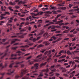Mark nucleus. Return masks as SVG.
I'll return each mask as SVG.
<instances>
[{"mask_svg":"<svg viewBox=\"0 0 79 79\" xmlns=\"http://www.w3.org/2000/svg\"><path fill=\"white\" fill-rule=\"evenodd\" d=\"M75 40H76V38H73L72 41H74Z\"/></svg>","mask_w":79,"mask_h":79,"instance_id":"obj_61","label":"nucleus"},{"mask_svg":"<svg viewBox=\"0 0 79 79\" xmlns=\"http://www.w3.org/2000/svg\"><path fill=\"white\" fill-rule=\"evenodd\" d=\"M7 25L8 26V27H11L12 26V24H9L8 25V24H7Z\"/></svg>","mask_w":79,"mask_h":79,"instance_id":"obj_20","label":"nucleus"},{"mask_svg":"<svg viewBox=\"0 0 79 79\" xmlns=\"http://www.w3.org/2000/svg\"><path fill=\"white\" fill-rule=\"evenodd\" d=\"M39 60H34V61L30 62V60L28 61V64H34V62H38Z\"/></svg>","mask_w":79,"mask_h":79,"instance_id":"obj_2","label":"nucleus"},{"mask_svg":"<svg viewBox=\"0 0 79 79\" xmlns=\"http://www.w3.org/2000/svg\"><path fill=\"white\" fill-rule=\"evenodd\" d=\"M21 75V77H22V76H24V73H22Z\"/></svg>","mask_w":79,"mask_h":79,"instance_id":"obj_60","label":"nucleus"},{"mask_svg":"<svg viewBox=\"0 0 79 79\" xmlns=\"http://www.w3.org/2000/svg\"><path fill=\"white\" fill-rule=\"evenodd\" d=\"M56 8L55 7H52L50 8V10H56Z\"/></svg>","mask_w":79,"mask_h":79,"instance_id":"obj_8","label":"nucleus"},{"mask_svg":"<svg viewBox=\"0 0 79 79\" xmlns=\"http://www.w3.org/2000/svg\"><path fill=\"white\" fill-rule=\"evenodd\" d=\"M66 55L63 56H62V58H65V57H66Z\"/></svg>","mask_w":79,"mask_h":79,"instance_id":"obj_63","label":"nucleus"},{"mask_svg":"<svg viewBox=\"0 0 79 79\" xmlns=\"http://www.w3.org/2000/svg\"><path fill=\"white\" fill-rule=\"evenodd\" d=\"M1 20H2V19H6V18H7V17H5L3 16H1Z\"/></svg>","mask_w":79,"mask_h":79,"instance_id":"obj_11","label":"nucleus"},{"mask_svg":"<svg viewBox=\"0 0 79 79\" xmlns=\"http://www.w3.org/2000/svg\"><path fill=\"white\" fill-rule=\"evenodd\" d=\"M5 13H6V15H9L10 14V13H9L8 12H6Z\"/></svg>","mask_w":79,"mask_h":79,"instance_id":"obj_30","label":"nucleus"},{"mask_svg":"<svg viewBox=\"0 0 79 79\" xmlns=\"http://www.w3.org/2000/svg\"><path fill=\"white\" fill-rule=\"evenodd\" d=\"M60 66H61V65L58 64L56 66V68H58V67H60Z\"/></svg>","mask_w":79,"mask_h":79,"instance_id":"obj_35","label":"nucleus"},{"mask_svg":"<svg viewBox=\"0 0 79 79\" xmlns=\"http://www.w3.org/2000/svg\"><path fill=\"white\" fill-rule=\"evenodd\" d=\"M39 13V15L40 14V15H42V14H44V13L42 11V12H40Z\"/></svg>","mask_w":79,"mask_h":79,"instance_id":"obj_33","label":"nucleus"},{"mask_svg":"<svg viewBox=\"0 0 79 79\" xmlns=\"http://www.w3.org/2000/svg\"><path fill=\"white\" fill-rule=\"evenodd\" d=\"M14 18V17H12L11 18H10V20H12V21H13V20Z\"/></svg>","mask_w":79,"mask_h":79,"instance_id":"obj_59","label":"nucleus"},{"mask_svg":"<svg viewBox=\"0 0 79 79\" xmlns=\"http://www.w3.org/2000/svg\"><path fill=\"white\" fill-rule=\"evenodd\" d=\"M5 23V22L2 21L0 22V25H3V23Z\"/></svg>","mask_w":79,"mask_h":79,"instance_id":"obj_22","label":"nucleus"},{"mask_svg":"<svg viewBox=\"0 0 79 79\" xmlns=\"http://www.w3.org/2000/svg\"><path fill=\"white\" fill-rule=\"evenodd\" d=\"M57 6H62V5L61 4H57Z\"/></svg>","mask_w":79,"mask_h":79,"instance_id":"obj_58","label":"nucleus"},{"mask_svg":"<svg viewBox=\"0 0 79 79\" xmlns=\"http://www.w3.org/2000/svg\"><path fill=\"white\" fill-rule=\"evenodd\" d=\"M64 50H62L61 51H60L59 53V54H61L62 53H64Z\"/></svg>","mask_w":79,"mask_h":79,"instance_id":"obj_15","label":"nucleus"},{"mask_svg":"<svg viewBox=\"0 0 79 79\" xmlns=\"http://www.w3.org/2000/svg\"><path fill=\"white\" fill-rule=\"evenodd\" d=\"M51 71H53V72H56V69L52 70H51Z\"/></svg>","mask_w":79,"mask_h":79,"instance_id":"obj_51","label":"nucleus"},{"mask_svg":"<svg viewBox=\"0 0 79 79\" xmlns=\"http://www.w3.org/2000/svg\"><path fill=\"white\" fill-rule=\"evenodd\" d=\"M42 6H43V5H42V4H40L38 6H39V7H40V8H41V7H42Z\"/></svg>","mask_w":79,"mask_h":79,"instance_id":"obj_39","label":"nucleus"},{"mask_svg":"<svg viewBox=\"0 0 79 79\" xmlns=\"http://www.w3.org/2000/svg\"><path fill=\"white\" fill-rule=\"evenodd\" d=\"M76 29H73L71 31H70V32H74V31H75V30Z\"/></svg>","mask_w":79,"mask_h":79,"instance_id":"obj_38","label":"nucleus"},{"mask_svg":"<svg viewBox=\"0 0 79 79\" xmlns=\"http://www.w3.org/2000/svg\"><path fill=\"white\" fill-rule=\"evenodd\" d=\"M47 34H48V33H45L44 34V35H43V36L44 37H46V36L47 35Z\"/></svg>","mask_w":79,"mask_h":79,"instance_id":"obj_34","label":"nucleus"},{"mask_svg":"<svg viewBox=\"0 0 79 79\" xmlns=\"http://www.w3.org/2000/svg\"><path fill=\"white\" fill-rule=\"evenodd\" d=\"M35 9H36V8L35 7H34L33 8V9H32L31 10V11H32L33 10H35Z\"/></svg>","mask_w":79,"mask_h":79,"instance_id":"obj_47","label":"nucleus"},{"mask_svg":"<svg viewBox=\"0 0 79 79\" xmlns=\"http://www.w3.org/2000/svg\"><path fill=\"white\" fill-rule=\"evenodd\" d=\"M42 56V54L38 56H37L36 58H38V59H41V57H40Z\"/></svg>","mask_w":79,"mask_h":79,"instance_id":"obj_4","label":"nucleus"},{"mask_svg":"<svg viewBox=\"0 0 79 79\" xmlns=\"http://www.w3.org/2000/svg\"><path fill=\"white\" fill-rule=\"evenodd\" d=\"M50 25V23H48L46 24V25L44 26V27H47V26H49Z\"/></svg>","mask_w":79,"mask_h":79,"instance_id":"obj_26","label":"nucleus"},{"mask_svg":"<svg viewBox=\"0 0 79 79\" xmlns=\"http://www.w3.org/2000/svg\"><path fill=\"white\" fill-rule=\"evenodd\" d=\"M40 39V36H39L38 37H37L36 40H39V39Z\"/></svg>","mask_w":79,"mask_h":79,"instance_id":"obj_49","label":"nucleus"},{"mask_svg":"<svg viewBox=\"0 0 79 79\" xmlns=\"http://www.w3.org/2000/svg\"><path fill=\"white\" fill-rule=\"evenodd\" d=\"M44 13H48V14H51L52 12L49 11H45L44 12Z\"/></svg>","mask_w":79,"mask_h":79,"instance_id":"obj_13","label":"nucleus"},{"mask_svg":"<svg viewBox=\"0 0 79 79\" xmlns=\"http://www.w3.org/2000/svg\"><path fill=\"white\" fill-rule=\"evenodd\" d=\"M18 15L19 16H21V17H23V16H24V15H21V13H18Z\"/></svg>","mask_w":79,"mask_h":79,"instance_id":"obj_28","label":"nucleus"},{"mask_svg":"<svg viewBox=\"0 0 79 79\" xmlns=\"http://www.w3.org/2000/svg\"><path fill=\"white\" fill-rule=\"evenodd\" d=\"M73 33L74 34H77V31H75L73 32Z\"/></svg>","mask_w":79,"mask_h":79,"instance_id":"obj_52","label":"nucleus"},{"mask_svg":"<svg viewBox=\"0 0 79 79\" xmlns=\"http://www.w3.org/2000/svg\"><path fill=\"white\" fill-rule=\"evenodd\" d=\"M77 67V64H76L75 65V66L73 68V69H76V68Z\"/></svg>","mask_w":79,"mask_h":79,"instance_id":"obj_55","label":"nucleus"},{"mask_svg":"<svg viewBox=\"0 0 79 79\" xmlns=\"http://www.w3.org/2000/svg\"><path fill=\"white\" fill-rule=\"evenodd\" d=\"M11 7L10 6L8 7V8L10 10V11H13V9H11Z\"/></svg>","mask_w":79,"mask_h":79,"instance_id":"obj_23","label":"nucleus"},{"mask_svg":"<svg viewBox=\"0 0 79 79\" xmlns=\"http://www.w3.org/2000/svg\"><path fill=\"white\" fill-rule=\"evenodd\" d=\"M56 79V77H52V79Z\"/></svg>","mask_w":79,"mask_h":79,"instance_id":"obj_64","label":"nucleus"},{"mask_svg":"<svg viewBox=\"0 0 79 79\" xmlns=\"http://www.w3.org/2000/svg\"><path fill=\"white\" fill-rule=\"evenodd\" d=\"M57 18H55V20H52L53 22H54L55 23H56V21H57Z\"/></svg>","mask_w":79,"mask_h":79,"instance_id":"obj_21","label":"nucleus"},{"mask_svg":"<svg viewBox=\"0 0 79 79\" xmlns=\"http://www.w3.org/2000/svg\"><path fill=\"white\" fill-rule=\"evenodd\" d=\"M69 36L70 37H73L74 35H70Z\"/></svg>","mask_w":79,"mask_h":79,"instance_id":"obj_44","label":"nucleus"},{"mask_svg":"<svg viewBox=\"0 0 79 79\" xmlns=\"http://www.w3.org/2000/svg\"><path fill=\"white\" fill-rule=\"evenodd\" d=\"M75 71H73V72L70 73V74H75Z\"/></svg>","mask_w":79,"mask_h":79,"instance_id":"obj_50","label":"nucleus"},{"mask_svg":"<svg viewBox=\"0 0 79 79\" xmlns=\"http://www.w3.org/2000/svg\"><path fill=\"white\" fill-rule=\"evenodd\" d=\"M58 63H62L61 60H58Z\"/></svg>","mask_w":79,"mask_h":79,"instance_id":"obj_46","label":"nucleus"},{"mask_svg":"<svg viewBox=\"0 0 79 79\" xmlns=\"http://www.w3.org/2000/svg\"><path fill=\"white\" fill-rule=\"evenodd\" d=\"M15 8L16 9H18L19 8V6H16L15 7Z\"/></svg>","mask_w":79,"mask_h":79,"instance_id":"obj_57","label":"nucleus"},{"mask_svg":"<svg viewBox=\"0 0 79 79\" xmlns=\"http://www.w3.org/2000/svg\"><path fill=\"white\" fill-rule=\"evenodd\" d=\"M55 27H56V26H52V27H51V29H54L55 28Z\"/></svg>","mask_w":79,"mask_h":79,"instance_id":"obj_25","label":"nucleus"},{"mask_svg":"<svg viewBox=\"0 0 79 79\" xmlns=\"http://www.w3.org/2000/svg\"><path fill=\"white\" fill-rule=\"evenodd\" d=\"M61 16V15L60 14H59L56 17V18H57V19H58V18H59V17H60V16Z\"/></svg>","mask_w":79,"mask_h":79,"instance_id":"obj_18","label":"nucleus"},{"mask_svg":"<svg viewBox=\"0 0 79 79\" xmlns=\"http://www.w3.org/2000/svg\"><path fill=\"white\" fill-rule=\"evenodd\" d=\"M33 42H35V41H36L37 40V39H35V38H34L33 39Z\"/></svg>","mask_w":79,"mask_h":79,"instance_id":"obj_43","label":"nucleus"},{"mask_svg":"<svg viewBox=\"0 0 79 79\" xmlns=\"http://www.w3.org/2000/svg\"><path fill=\"white\" fill-rule=\"evenodd\" d=\"M37 32V30H35L34 31H32L31 33H35V32Z\"/></svg>","mask_w":79,"mask_h":79,"instance_id":"obj_54","label":"nucleus"},{"mask_svg":"<svg viewBox=\"0 0 79 79\" xmlns=\"http://www.w3.org/2000/svg\"><path fill=\"white\" fill-rule=\"evenodd\" d=\"M73 6V4H69V8H71V7H72V6Z\"/></svg>","mask_w":79,"mask_h":79,"instance_id":"obj_48","label":"nucleus"},{"mask_svg":"<svg viewBox=\"0 0 79 79\" xmlns=\"http://www.w3.org/2000/svg\"><path fill=\"white\" fill-rule=\"evenodd\" d=\"M56 27L57 28H59V29H60L61 28V27L59 26H56Z\"/></svg>","mask_w":79,"mask_h":79,"instance_id":"obj_42","label":"nucleus"},{"mask_svg":"<svg viewBox=\"0 0 79 79\" xmlns=\"http://www.w3.org/2000/svg\"><path fill=\"white\" fill-rule=\"evenodd\" d=\"M60 69H62V71L63 72V73H65V72H66V70L64 68H63V67H60L59 68Z\"/></svg>","mask_w":79,"mask_h":79,"instance_id":"obj_3","label":"nucleus"},{"mask_svg":"<svg viewBox=\"0 0 79 79\" xmlns=\"http://www.w3.org/2000/svg\"><path fill=\"white\" fill-rule=\"evenodd\" d=\"M31 57H32L31 56H30L27 58V60H29V59H31Z\"/></svg>","mask_w":79,"mask_h":79,"instance_id":"obj_41","label":"nucleus"},{"mask_svg":"<svg viewBox=\"0 0 79 79\" xmlns=\"http://www.w3.org/2000/svg\"><path fill=\"white\" fill-rule=\"evenodd\" d=\"M74 11V10H69V12H73Z\"/></svg>","mask_w":79,"mask_h":79,"instance_id":"obj_56","label":"nucleus"},{"mask_svg":"<svg viewBox=\"0 0 79 79\" xmlns=\"http://www.w3.org/2000/svg\"><path fill=\"white\" fill-rule=\"evenodd\" d=\"M34 66L35 67V68H37V67L39 66V64H35L34 65Z\"/></svg>","mask_w":79,"mask_h":79,"instance_id":"obj_17","label":"nucleus"},{"mask_svg":"<svg viewBox=\"0 0 79 79\" xmlns=\"http://www.w3.org/2000/svg\"><path fill=\"white\" fill-rule=\"evenodd\" d=\"M66 7H62V10H66Z\"/></svg>","mask_w":79,"mask_h":79,"instance_id":"obj_40","label":"nucleus"},{"mask_svg":"<svg viewBox=\"0 0 79 79\" xmlns=\"http://www.w3.org/2000/svg\"><path fill=\"white\" fill-rule=\"evenodd\" d=\"M10 4L11 5H15L16 3L15 2H10Z\"/></svg>","mask_w":79,"mask_h":79,"instance_id":"obj_10","label":"nucleus"},{"mask_svg":"<svg viewBox=\"0 0 79 79\" xmlns=\"http://www.w3.org/2000/svg\"><path fill=\"white\" fill-rule=\"evenodd\" d=\"M23 2L22 1H20L19 2H18V4L19 5H20V4H21V3H22V2Z\"/></svg>","mask_w":79,"mask_h":79,"instance_id":"obj_45","label":"nucleus"},{"mask_svg":"<svg viewBox=\"0 0 79 79\" xmlns=\"http://www.w3.org/2000/svg\"><path fill=\"white\" fill-rule=\"evenodd\" d=\"M54 67H55V65H54L53 66H51V68H50V69H51H51H52L53 68H54Z\"/></svg>","mask_w":79,"mask_h":79,"instance_id":"obj_29","label":"nucleus"},{"mask_svg":"<svg viewBox=\"0 0 79 79\" xmlns=\"http://www.w3.org/2000/svg\"><path fill=\"white\" fill-rule=\"evenodd\" d=\"M1 8L2 9L1 10V11H4L6 10L5 9H3V6L1 7Z\"/></svg>","mask_w":79,"mask_h":79,"instance_id":"obj_27","label":"nucleus"},{"mask_svg":"<svg viewBox=\"0 0 79 79\" xmlns=\"http://www.w3.org/2000/svg\"><path fill=\"white\" fill-rule=\"evenodd\" d=\"M51 39H54V40H56V37H55V36H53L52 37H51Z\"/></svg>","mask_w":79,"mask_h":79,"instance_id":"obj_31","label":"nucleus"},{"mask_svg":"<svg viewBox=\"0 0 79 79\" xmlns=\"http://www.w3.org/2000/svg\"><path fill=\"white\" fill-rule=\"evenodd\" d=\"M52 13H53L54 14H56V11L55 10H53L52 11Z\"/></svg>","mask_w":79,"mask_h":79,"instance_id":"obj_37","label":"nucleus"},{"mask_svg":"<svg viewBox=\"0 0 79 79\" xmlns=\"http://www.w3.org/2000/svg\"><path fill=\"white\" fill-rule=\"evenodd\" d=\"M23 72H24V73H26L28 72V70L27 69H25L23 70Z\"/></svg>","mask_w":79,"mask_h":79,"instance_id":"obj_12","label":"nucleus"},{"mask_svg":"<svg viewBox=\"0 0 79 79\" xmlns=\"http://www.w3.org/2000/svg\"><path fill=\"white\" fill-rule=\"evenodd\" d=\"M71 75L70 76V77H69V78L70 79H71V78L73 77L74 76V74H71Z\"/></svg>","mask_w":79,"mask_h":79,"instance_id":"obj_24","label":"nucleus"},{"mask_svg":"<svg viewBox=\"0 0 79 79\" xmlns=\"http://www.w3.org/2000/svg\"><path fill=\"white\" fill-rule=\"evenodd\" d=\"M64 66H67V65H68V63H65L64 64Z\"/></svg>","mask_w":79,"mask_h":79,"instance_id":"obj_53","label":"nucleus"},{"mask_svg":"<svg viewBox=\"0 0 79 79\" xmlns=\"http://www.w3.org/2000/svg\"><path fill=\"white\" fill-rule=\"evenodd\" d=\"M42 23V20H39L38 21V24H40V23Z\"/></svg>","mask_w":79,"mask_h":79,"instance_id":"obj_14","label":"nucleus"},{"mask_svg":"<svg viewBox=\"0 0 79 79\" xmlns=\"http://www.w3.org/2000/svg\"><path fill=\"white\" fill-rule=\"evenodd\" d=\"M43 45L42 44H40L37 46L38 48H40V47H43Z\"/></svg>","mask_w":79,"mask_h":79,"instance_id":"obj_16","label":"nucleus"},{"mask_svg":"<svg viewBox=\"0 0 79 79\" xmlns=\"http://www.w3.org/2000/svg\"><path fill=\"white\" fill-rule=\"evenodd\" d=\"M67 54H68V55H73V53L70 52L69 51H67Z\"/></svg>","mask_w":79,"mask_h":79,"instance_id":"obj_9","label":"nucleus"},{"mask_svg":"<svg viewBox=\"0 0 79 79\" xmlns=\"http://www.w3.org/2000/svg\"><path fill=\"white\" fill-rule=\"evenodd\" d=\"M29 40H33V36H32L31 37H30L29 39Z\"/></svg>","mask_w":79,"mask_h":79,"instance_id":"obj_36","label":"nucleus"},{"mask_svg":"<svg viewBox=\"0 0 79 79\" xmlns=\"http://www.w3.org/2000/svg\"><path fill=\"white\" fill-rule=\"evenodd\" d=\"M67 32H68V31L67 30H65L64 31L63 33L62 34H64V33H67Z\"/></svg>","mask_w":79,"mask_h":79,"instance_id":"obj_32","label":"nucleus"},{"mask_svg":"<svg viewBox=\"0 0 79 79\" xmlns=\"http://www.w3.org/2000/svg\"><path fill=\"white\" fill-rule=\"evenodd\" d=\"M46 64H47V62H45L44 64L42 63L40 65V67H42V66H44V65H45Z\"/></svg>","mask_w":79,"mask_h":79,"instance_id":"obj_7","label":"nucleus"},{"mask_svg":"<svg viewBox=\"0 0 79 79\" xmlns=\"http://www.w3.org/2000/svg\"><path fill=\"white\" fill-rule=\"evenodd\" d=\"M42 10L43 11H45V8H43L42 9Z\"/></svg>","mask_w":79,"mask_h":79,"instance_id":"obj_62","label":"nucleus"},{"mask_svg":"<svg viewBox=\"0 0 79 79\" xmlns=\"http://www.w3.org/2000/svg\"><path fill=\"white\" fill-rule=\"evenodd\" d=\"M49 70H48V69H46V70H42L43 72H45V71L46 73H48V71Z\"/></svg>","mask_w":79,"mask_h":79,"instance_id":"obj_5","label":"nucleus"},{"mask_svg":"<svg viewBox=\"0 0 79 79\" xmlns=\"http://www.w3.org/2000/svg\"><path fill=\"white\" fill-rule=\"evenodd\" d=\"M63 76L65 77H68L69 76V75L66 74H64Z\"/></svg>","mask_w":79,"mask_h":79,"instance_id":"obj_19","label":"nucleus"},{"mask_svg":"<svg viewBox=\"0 0 79 79\" xmlns=\"http://www.w3.org/2000/svg\"><path fill=\"white\" fill-rule=\"evenodd\" d=\"M31 15H32V18H34V19H35V18H36V17H34L35 16H37V15H39V13H38L37 14H35L34 13H31Z\"/></svg>","mask_w":79,"mask_h":79,"instance_id":"obj_1","label":"nucleus"},{"mask_svg":"<svg viewBox=\"0 0 79 79\" xmlns=\"http://www.w3.org/2000/svg\"><path fill=\"white\" fill-rule=\"evenodd\" d=\"M44 44H45V45H48L50 43H48V41H45L44 42Z\"/></svg>","mask_w":79,"mask_h":79,"instance_id":"obj_6","label":"nucleus"}]
</instances>
